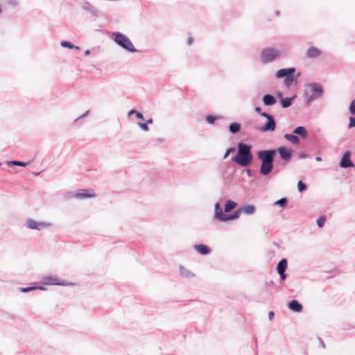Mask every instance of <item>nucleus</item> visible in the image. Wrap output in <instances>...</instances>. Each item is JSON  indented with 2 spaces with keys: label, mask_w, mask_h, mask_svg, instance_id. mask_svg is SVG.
<instances>
[{
  "label": "nucleus",
  "mask_w": 355,
  "mask_h": 355,
  "mask_svg": "<svg viewBox=\"0 0 355 355\" xmlns=\"http://www.w3.org/2000/svg\"><path fill=\"white\" fill-rule=\"evenodd\" d=\"M277 153L285 162L291 159L293 151L286 146H280L277 149L260 150L257 152V159L261 162L259 173L261 175L267 176L272 171Z\"/></svg>",
  "instance_id": "f257e3e1"
},
{
  "label": "nucleus",
  "mask_w": 355,
  "mask_h": 355,
  "mask_svg": "<svg viewBox=\"0 0 355 355\" xmlns=\"http://www.w3.org/2000/svg\"><path fill=\"white\" fill-rule=\"evenodd\" d=\"M236 155L232 157V161L241 167H248L253 162L252 145L244 142H239L236 146Z\"/></svg>",
  "instance_id": "f03ea898"
},
{
  "label": "nucleus",
  "mask_w": 355,
  "mask_h": 355,
  "mask_svg": "<svg viewBox=\"0 0 355 355\" xmlns=\"http://www.w3.org/2000/svg\"><path fill=\"white\" fill-rule=\"evenodd\" d=\"M112 39L118 46L128 52L135 53L137 51L129 37L121 32H113Z\"/></svg>",
  "instance_id": "7ed1b4c3"
},
{
  "label": "nucleus",
  "mask_w": 355,
  "mask_h": 355,
  "mask_svg": "<svg viewBox=\"0 0 355 355\" xmlns=\"http://www.w3.org/2000/svg\"><path fill=\"white\" fill-rule=\"evenodd\" d=\"M296 69L295 67L280 69L276 71L275 77L277 78H284V85L289 87L292 85L295 80V73Z\"/></svg>",
  "instance_id": "20e7f679"
},
{
  "label": "nucleus",
  "mask_w": 355,
  "mask_h": 355,
  "mask_svg": "<svg viewBox=\"0 0 355 355\" xmlns=\"http://www.w3.org/2000/svg\"><path fill=\"white\" fill-rule=\"evenodd\" d=\"M280 55L279 51L272 47L263 49L260 52V60L262 63L267 64L274 62Z\"/></svg>",
  "instance_id": "39448f33"
},
{
  "label": "nucleus",
  "mask_w": 355,
  "mask_h": 355,
  "mask_svg": "<svg viewBox=\"0 0 355 355\" xmlns=\"http://www.w3.org/2000/svg\"><path fill=\"white\" fill-rule=\"evenodd\" d=\"M263 117L266 118V121L259 128V130L262 132H272L275 130L277 122L275 116L270 113H263Z\"/></svg>",
  "instance_id": "423d86ee"
},
{
  "label": "nucleus",
  "mask_w": 355,
  "mask_h": 355,
  "mask_svg": "<svg viewBox=\"0 0 355 355\" xmlns=\"http://www.w3.org/2000/svg\"><path fill=\"white\" fill-rule=\"evenodd\" d=\"M256 211V207L253 205H243L232 212L234 220L239 218L243 213L245 215H252Z\"/></svg>",
  "instance_id": "0eeeda50"
},
{
  "label": "nucleus",
  "mask_w": 355,
  "mask_h": 355,
  "mask_svg": "<svg viewBox=\"0 0 355 355\" xmlns=\"http://www.w3.org/2000/svg\"><path fill=\"white\" fill-rule=\"evenodd\" d=\"M215 208V218L219 221V222H227L230 220H233L234 217L232 216V213L230 214H225L223 211V209L221 206L220 205L219 202H216L214 206Z\"/></svg>",
  "instance_id": "6e6552de"
},
{
  "label": "nucleus",
  "mask_w": 355,
  "mask_h": 355,
  "mask_svg": "<svg viewBox=\"0 0 355 355\" xmlns=\"http://www.w3.org/2000/svg\"><path fill=\"white\" fill-rule=\"evenodd\" d=\"M41 283L44 285H71V284L65 282L64 281L60 280L56 276L53 275H47L43 277L41 279Z\"/></svg>",
  "instance_id": "1a4fd4ad"
},
{
  "label": "nucleus",
  "mask_w": 355,
  "mask_h": 355,
  "mask_svg": "<svg viewBox=\"0 0 355 355\" xmlns=\"http://www.w3.org/2000/svg\"><path fill=\"white\" fill-rule=\"evenodd\" d=\"M307 87L311 89L312 95L319 99L324 95V89L318 83H310Z\"/></svg>",
  "instance_id": "9d476101"
},
{
  "label": "nucleus",
  "mask_w": 355,
  "mask_h": 355,
  "mask_svg": "<svg viewBox=\"0 0 355 355\" xmlns=\"http://www.w3.org/2000/svg\"><path fill=\"white\" fill-rule=\"evenodd\" d=\"M352 153L346 150L343 154L339 162V166L342 168H347L354 166V164L351 160Z\"/></svg>",
  "instance_id": "9b49d317"
},
{
  "label": "nucleus",
  "mask_w": 355,
  "mask_h": 355,
  "mask_svg": "<svg viewBox=\"0 0 355 355\" xmlns=\"http://www.w3.org/2000/svg\"><path fill=\"white\" fill-rule=\"evenodd\" d=\"M68 194L70 196L74 197L80 200L91 198L96 196L94 193H90L87 191V189H79L76 193H73V192H69Z\"/></svg>",
  "instance_id": "f8f14e48"
},
{
  "label": "nucleus",
  "mask_w": 355,
  "mask_h": 355,
  "mask_svg": "<svg viewBox=\"0 0 355 355\" xmlns=\"http://www.w3.org/2000/svg\"><path fill=\"white\" fill-rule=\"evenodd\" d=\"M82 8L87 12H89L92 16L97 17L98 16V10L92 6L90 3L85 1L83 6Z\"/></svg>",
  "instance_id": "ddd939ff"
},
{
  "label": "nucleus",
  "mask_w": 355,
  "mask_h": 355,
  "mask_svg": "<svg viewBox=\"0 0 355 355\" xmlns=\"http://www.w3.org/2000/svg\"><path fill=\"white\" fill-rule=\"evenodd\" d=\"M262 101L265 106H272L277 103V99L273 95L266 94L263 96Z\"/></svg>",
  "instance_id": "4468645a"
},
{
  "label": "nucleus",
  "mask_w": 355,
  "mask_h": 355,
  "mask_svg": "<svg viewBox=\"0 0 355 355\" xmlns=\"http://www.w3.org/2000/svg\"><path fill=\"white\" fill-rule=\"evenodd\" d=\"M321 53L322 52L319 49L312 46L306 50V55L309 58H315L320 55Z\"/></svg>",
  "instance_id": "2eb2a0df"
},
{
  "label": "nucleus",
  "mask_w": 355,
  "mask_h": 355,
  "mask_svg": "<svg viewBox=\"0 0 355 355\" xmlns=\"http://www.w3.org/2000/svg\"><path fill=\"white\" fill-rule=\"evenodd\" d=\"M288 307L289 309L295 312H300L303 309L302 305L295 300L289 302L288 304Z\"/></svg>",
  "instance_id": "dca6fc26"
},
{
  "label": "nucleus",
  "mask_w": 355,
  "mask_h": 355,
  "mask_svg": "<svg viewBox=\"0 0 355 355\" xmlns=\"http://www.w3.org/2000/svg\"><path fill=\"white\" fill-rule=\"evenodd\" d=\"M295 98V96L292 97H284L280 99V104L282 107L288 108L292 105Z\"/></svg>",
  "instance_id": "f3484780"
},
{
  "label": "nucleus",
  "mask_w": 355,
  "mask_h": 355,
  "mask_svg": "<svg viewBox=\"0 0 355 355\" xmlns=\"http://www.w3.org/2000/svg\"><path fill=\"white\" fill-rule=\"evenodd\" d=\"M293 133L297 135V137L300 136L303 139L306 138L308 136V132L304 126L296 127L293 130Z\"/></svg>",
  "instance_id": "a211bd4d"
},
{
  "label": "nucleus",
  "mask_w": 355,
  "mask_h": 355,
  "mask_svg": "<svg viewBox=\"0 0 355 355\" xmlns=\"http://www.w3.org/2000/svg\"><path fill=\"white\" fill-rule=\"evenodd\" d=\"M51 223H26L28 229L41 230L49 226Z\"/></svg>",
  "instance_id": "6ab92c4d"
},
{
  "label": "nucleus",
  "mask_w": 355,
  "mask_h": 355,
  "mask_svg": "<svg viewBox=\"0 0 355 355\" xmlns=\"http://www.w3.org/2000/svg\"><path fill=\"white\" fill-rule=\"evenodd\" d=\"M241 130V125L239 122H232L229 125V131L232 135L238 134Z\"/></svg>",
  "instance_id": "aec40b11"
},
{
  "label": "nucleus",
  "mask_w": 355,
  "mask_h": 355,
  "mask_svg": "<svg viewBox=\"0 0 355 355\" xmlns=\"http://www.w3.org/2000/svg\"><path fill=\"white\" fill-rule=\"evenodd\" d=\"M194 248L198 253L202 255L207 254L210 252V248L207 245L203 244L195 245Z\"/></svg>",
  "instance_id": "412c9836"
},
{
  "label": "nucleus",
  "mask_w": 355,
  "mask_h": 355,
  "mask_svg": "<svg viewBox=\"0 0 355 355\" xmlns=\"http://www.w3.org/2000/svg\"><path fill=\"white\" fill-rule=\"evenodd\" d=\"M284 138L288 141H289L291 144L294 145H297L300 143L299 137L295 134L286 133L284 135Z\"/></svg>",
  "instance_id": "4be33fe9"
},
{
  "label": "nucleus",
  "mask_w": 355,
  "mask_h": 355,
  "mask_svg": "<svg viewBox=\"0 0 355 355\" xmlns=\"http://www.w3.org/2000/svg\"><path fill=\"white\" fill-rule=\"evenodd\" d=\"M237 206V203L232 200H227L224 207V212L228 214Z\"/></svg>",
  "instance_id": "5701e85b"
},
{
  "label": "nucleus",
  "mask_w": 355,
  "mask_h": 355,
  "mask_svg": "<svg viewBox=\"0 0 355 355\" xmlns=\"http://www.w3.org/2000/svg\"><path fill=\"white\" fill-rule=\"evenodd\" d=\"M225 118L220 115L209 114L206 116V121L209 124H214L216 120H224Z\"/></svg>",
  "instance_id": "b1692460"
},
{
  "label": "nucleus",
  "mask_w": 355,
  "mask_h": 355,
  "mask_svg": "<svg viewBox=\"0 0 355 355\" xmlns=\"http://www.w3.org/2000/svg\"><path fill=\"white\" fill-rule=\"evenodd\" d=\"M179 270H180V275L183 277L191 278L194 276V274L193 272H191L190 270L185 268L182 266H179Z\"/></svg>",
  "instance_id": "393cba45"
},
{
  "label": "nucleus",
  "mask_w": 355,
  "mask_h": 355,
  "mask_svg": "<svg viewBox=\"0 0 355 355\" xmlns=\"http://www.w3.org/2000/svg\"><path fill=\"white\" fill-rule=\"evenodd\" d=\"M287 268V261L286 259H282L279 261L277 266V272H285Z\"/></svg>",
  "instance_id": "a878e982"
},
{
  "label": "nucleus",
  "mask_w": 355,
  "mask_h": 355,
  "mask_svg": "<svg viewBox=\"0 0 355 355\" xmlns=\"http://www.w3.org/2000/svg\"><path fill=\"white\" fill-rule=\"evenodd\" d=\"M7 164L8 166H19L26 167V166H28L29 164V163L21 162V161H18V160H12V161L8 162Z\"/></svg>",
  "instance_id": "bb28decb"
},
{
  "label": "nucleus",
  "mask_w": 355,
  "mask_h": 355,
  "mask_svg": "<svg viewBox=\"0 0 355 355\" xmlns=\"http://www.w3.org/2000/svg\"><path fill=\"white\" fill-rule=\"evenodd\" d=\"M288 199L286 198H282L275 202L274 205H277L281 208H285L288 205Z\"/></svg>",
  "instance_id": "cd10ccee"
},
{
  "label": "nucleus",
  "mask_w": 355,
  "mask_h": 355,
  "mask_svg": "<svg viewBox=\"0 0 355 355\" xmlns=\"http://www.w3.org/2000/svg\"><path fill=\"white\" fill-rule=\"evenodd\" d=\"M60 45L64 48H68L69 49H78V46H76L73 45L71 42L69 41H62L60 42Z\"/></svg>",
  "instance_id": "c85d7f7f"
},
{
  "label": "nucleus",
  "mask_w": 355,
  "mask_h": 355,
  "mask_svg": "<svg viewBox=\"0 0 355 355\" xmlns=\"http://www.w3.org/2000/svg\"><path fill=\"white\" fill-rule=\"evenodd\" d=\"M132 114H135V116L137 117V119H140V120H144V115L142 113H141L140 112H138L135 109H132L131 110L129 111L128 112V116H131Z\"/></svg>",
  "instance_id": "c756f323"
},
{
  "label": "nucleus",
  "mask_w": 355,
  "mask_h": 355,
  "mask_svg": "<svg viewBox=\"0 0 355 355\" xmlns=\"http://www.w3.org/2000/svg\"><path fill=\"white\" fill-rule=\"evenodd\" d=\"M325 223H317V226L315 223H311L310 227H309L311 230L310 234L314 233L316 231V229H320L324 227Z\"/></svg>",
  "instance_id": "7c9ffc66"
},
{
  "label": "nucleus",
  "mask_w": 355,
  "mask_h": 355,
  "mask_svg": "<svg viewBox=\"0 0 355 355\" xmlns=\"http://www.w3.org/2000/svg\"><path fill=\"white\" fill-rule=\"evenodd\" d=\"M306 185L302 180H299L297 182V189L298 191L302 193L306 189Z\"/></svg>",
  "instance_id": "2f4dec72"
},
{
  "label": "nucleus",
  "mask_w": 355,
  "mask_h": 355,
  "mask_svg": "<svg viewBox=\"0 0 355 355\" xmlns=\"http://www.w3.org/2000/svg\"><path fill=\"white\" fill-rule=\"evenodd\" d=\"M315 100H318V98H316L315 97H314L312 94L311 95H309V96H306L305 97V104L306 105H310L311 104V103L315 101Z\"/></svg>",
  "instance_id": "473e14b6"
},
{
  "label": "nucleus",
  "mask_w": 355,
  "mask_h": 355,
  "mask_svg": "<svg viewBox=\"0 0 355 355\" xmlns=\"http://www.w3.org/2000/svg\"><path fill=\"white\" fill-rule=\"evenodd\" d=\"M349 112L352 115L355 116V99L351 101V103L349 106Z\"/></svg>",
  "instance_id": "72a5a7b5"
},
{
  "label": "nucleus",
  "mask_w": 355,
  "mask_h": 355,
  "mask_svg": "<svg viewBox=\"0 0 355 355\" xmlns=\"http://www.w3.org/2000/svg\"><path fill=\"white\" fill-rule=\"evenodd\" d=\"M355 127V117L354 116H349V124H348V128L351 129L352 128Z\"/></svg>",
  "instance_id": "f704fd0d"
},
{
  "label": "nucleus",
  "mask_w": 355,
  "mask_h": 355,
  "mask_svg": "<svg viewBox=\"0 0 355 355\" xmlns=\"http://www.w3.org/2000/svg\"><path fill=\"white\" fill-rule=\"evenodd\" d=\"M137 124L143 131L147 132L149 130V128L147 123L139 122Z\"/></svg>",
  "instance_id": "c9c22d12"
},
{
  "label": "nucleus",
  "mask_w": 355,
  "mask_h": 355,
  "mask_svg": "<svg viewBox=\"0 0 355 355\" xmlns=\"http://www.w3.org/2000/svg\"><path fill=\"white\" fill-rule=\"evenodd\" d=\"M235 150L234 148V147H230L228 148L227 150H226V152L225 153L224 155H223V159H226L228 155L230 154V153H234Z\"/></svg>",
  "instance_id": "e433bc0d"
},
{
  "label": "nucleus",
  "mask_w": 355,
  "mask_h": 355,
  "mask_svg": "<svg viewBox=\"0 0 355 355\" xmlns=\"http://www.w3.org/2000/svg\"><path fill=\"white\" fill-rule=\"evenodd\" d=\"M36 288H37L36 287L29 286V287L20 288L19 289L22 293H28V292L33 291Z\"/></svg>",
  "instance_id": "4c0bfd02"
},
{
  "label": "nucleus",
  "mask_w": 355,
  "mask_h": 355,
  "mask_svg": "<svg viewBox=\"0 0 355 355\" xmlns=\"http://www.w3.org/2000/svg\"><path fill=\"white\" fill-rule=\"evenodd\" d=\"M254 111H255V112L260 114L261 116H263V113H267L266 112L262 111V109L259 106L255 107Z\"/></svg>",
  "instance_id": "58836bf2"
},
{
  "label": "nucleus",
  "mask_w": 355,
  "mask_h": 355,
  "mask_svg": "<svg viewBox=\"0 0 355 355\" xmlns=\"http://www.w3.org/2000/svg\"><path fill=\"white\" fill-rule=\"evenodd\" d=\"M89 110H87L83 114H82L80 116L78 117L76 120H75V122L76 123H78L79 121H80L81 119H83V118H85L86 116H87V114H89Z\"/></svg>",
  "instance_id": "ea45409f"
},
{
  "label": "nucleus",
  "mask_w": 355,
  "mask_h": 355,
  "mask_svg": "<svg viewBox=\"0 0 355 355\" xmlns=\"http://www.w3.org/2000/svg\"><path fill=\"white\" fill-rule=\"evenodd\" d=\"M309 157V155L305 153H300L298 154L297 157L299 159H305L308 158Z\"/></svg>",
  "instance_id": "a19ab883"
},
{
  "label": "nucleus",
  "mask_w": 355,
  "mask_h": 355,
  "mask_svg": "<svg viewBox=\"0 0 355 355\" xmlns=\"http://www.w3.org/2000/svg\"><path fill=\"white\" fill-rule=\"evenodd\" d=\"M327 217L325 215H321L319 218L315 220V222H325Z\"/></svg>",
  "instance_id": "79ce46f5"
},
{
  "label": "nucleus",
  "mask_w": 355,
  "mask_h": 355,
  "mask_svg": "<svg viewBox=\"0 0 355 355\" xmlns=\"http://www.w3.org/2000/svg\"><path fill=\"white\" fill-rule=\"evenodd\" d=\"M278 274L279 275L280 279L282 280H284L286 278V275L285 272H278Z\"/></svg>",
  "instance_id": "37998d69"
},
{
  "label": "nucleus",
  "mask_w": 355,
  "mask_h": 355,
  "mask_svg": "<svg viewBox=\"0 0 355 355\" xmlns=\"http://www.w3.org/2000/svg\"><path fill=\"white\" fill-rule=\"evenodd\" d=\"M274 315H275V314H274V312H273V311H270V312L268 313V319H269L270 320H272V318H273V317H274Z\"/></svg>",
  "instance_id": "c03bdc74"
},
{
  "label": "nucleus",
  "mask_w": 355,
  "mask_h": 355,
  "mask_svg": "<svg viewBox=\"0 0 355 355\" xmlns=\"http://www.w3.org/2000/svg\"><path fill=\"white\" fill-rule=\"evenodd\" d=\"M276 95L279 98V100L282 99V98H284L283 94L281 92H277Z\"/></svg>",
  "instance_id": "a18cd8bd"
},
{
  "label": "nucleus",
  "mask_w": 355,
  "mask_h": 355,
  "mask_svg": "<svg viewBox=\"0 0 355 355\" xmlns=\"http://www.w3.org/2000/svg\"><path fill=\"white\" fill-rule=\"evenodd\" d=\"M153 123V119L152 118L148 119L146 122V123H147V125L152 124Z\"/></svg>",
  "instance_id": "49530a36"
},
{
  "label": "nucleus",
  "mask_w": 355,
  "mask_h": 355,
  "mask_svg": "<svg viewBox=\"0 0 355 355\" xmlns=\"http://www.w3.org/2000/svg\"><path fill=\"white\" fill-rule=\"evenodd\" d=\"M192 42H193V39L191 37H189L187 40V44L189 45H190V44H191Z\"/></svg>",
  "instance_id": "de8ad7c7"
},
{
  "label": "nucleus",
  "mask_w": 355,
  "mask_h": 355,
  "mask_svg": "<svg viewBox=\"0 0 355 355\" xmlns=\"http://www.w3.org/2000/svg\"><path fill=\"white\" fill-rule=\"evenodd\" d=\"M319 340H320V345H321V346H322L323 348H324V347H325V345H324V343L323 340H322L320 338H319Z\"/></svg>",
  "instance_id": "09e8293b"
},
{
  "label": "nucleus",
  "mask_w": 355,
  "mask_h": 355,
  "mask_svg": "<svg viewBox=\"0 0 355 355\" xmlns=\"http://www.w3.org/2000/svg\"><path fill=\"white\" fill-rule=\"evenodd\" d=\"M247 174L249 177L252 176V171L250 169H247Z\"/></svg>",
  "instance_id": "8fccbe9b"
},
{
  "label": "nucleus",
  "mask_w": 355,
  "mask_h": 355,
  "mask_svg": "<svg viewBox=\"0 0 355 355\" xmlns=\"http://www.w3.org/2000/svg\"><path fill=\"white\" fill-rule=\"evenodd\" d=\"M315 160L318 161V162H320L322 160V157H320V156H317L315 157Z\"/></svg>",
  "instance_id": "3c124183"
},
{
  "label": "nucleus",
  "mask_w": 355,
  "mask_h": 355,
  "mask_svg": "<svg viewBox=\"0 0 355 355\" xmlns=\"http://www.w3.org/2000/svg\"><path fill=\"white\" fill-rule=\"evenodd\" d=\"M89 53H90V51H89V50H86V51H85V55H89Z\"/></svg>",
  "instance_id": "603ef678"
},
{
  "label": "nucleus",
  "mask_w": 355,
  "mask_h": 355,
  "mask_svg": "<svg viewBox=\"0 0 355 355\" xmlns=\"http://www.w3.org/2000/svg\"><path fill=\"white\" fill-rule=\"evenodd\" d=\"M26 222L31 223V222H36V221L33 219L28 218L26 220Z\"/></svg>",
  "instance_id": "864d4df0"
},
{
  "label": "nucleus",
  "mask_w": 355,
  "mask_h": 355,
  "mask_svg": "<svg viewBox=\"0 0 355 355\" xmlns=\"http://www.w3.org/2000/svg\"><path fill=\"white\" fill-rule=\"evenodd\" d=\"M279 15H280V12H279V10H277V11L275 12V15H276V16H279Z\"/></svg>",
  "instance_id": "5fc2aeb1"
},
{
  "label": "nucleus",
  "mask_w": 355,
  "mask_h": 355,
  "mask_svg": "<svg viewBox=\"0 0 355 355\" xmlns=\"http://www.w3.org/2000/svg\"><path fill=\"white\" fill-rule=\"evenodd\" d=\"M300 76V73L298 72L297 74H296V77H299Z\"/></svg>",
  "instance_id": "6e6d98bb"
},
{
  "label": "nucleus",
  "mask_w": 355,
  "mask_h": 355,
  "mask_svg": "<svg viewBox=\"0 0 355 355\" xmlns=\"http://www.w3.org/2000/svg\"><path fill=\"white\" fill-rule=\"evenodd\" d=\"M39 288H40V290H44V287H39Z\"/></svg>",
  "instance_id": "4d7b16f0"
},
{
  "label": "nucleus",
  "mask_w": 355,
  "mask_h": 355,
  "mask_svg": "<svg viewBox=\"0 0 355 355\" xmlns=\"http://www.w3.org/2000/svg\"><path fill=\"white\" fill-rule=\"evenodd\" d=\"M1 164V163H0V165Z\"/></svg>",
  "instance_id": "13d9d810"
}]
</instances>
